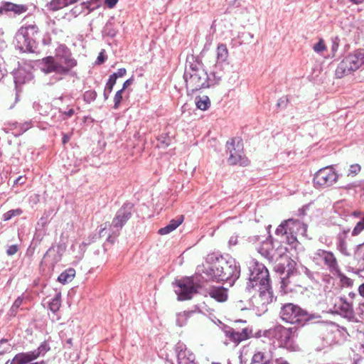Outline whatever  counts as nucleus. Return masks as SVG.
<instances>
[{
	"instance_id": "423d86ee",
	"label": "nucleus",
	"mask_w": 364,
	"mask_h": 364,
	"mask_svg": "<svg viewBox=\"0 0 364 364\" xmlns=\"http://www.w3.org/2000/svg\"><path fill=\"white\" fill-rule=\"evenodd\" d=\"M257 337L264 336L277 343L279 347L287 349L293 346L292 331L290 328H285L282 325H276L267 330L259 331L256 333Z\"/></svg>"
},
{
	"instance_id": "8fccbe9b",
	"label": "nucleus",
	"mask_w": 364,
	"mask_h": 364,
	"mask_svg": "<svg viewBox=\"0 0 364 364\" xmlns=\"http://www.w3.org/2000/svg\"><path fill=\"white\" fill-rule=\"evenodd\" d=\"M288 101H289V100H288L287 97L284 96V97H281L280 99H279L277 105L278 107L284 108L287 107Z\"/></svg>"
},
{
	"instance_id": "864d4df0",
	"label": "nucleus",
	"mask_w": 364,
	"mask_h": 364,
	"mask_svg": "<svg viewBox=\"0 0 364 364\" xmlns=\"http://www.w3.org/2000/svg\"><path fill=\"white\" fill-rule=\"evenodd\" d=\"M304 273L305 274L311 279L316 281L314 274H317V272H312L310 269L305 267L304 269Z\"/></svg>"
},
{
	"instance_id": "0eeeda50",
	"label": "nucleus",
	"mask_w": 364,
	"mask_h": 364,
	"mask_svg": "<svg viewBox=\"0 0 364 364\" xmlns=\"http://www.w3.org/2000/svg\"><path fill=\"white\" fill-rule=\"evenodd\" d=\"M281 318L291 324L304 326L307 321L316 318L314 314L308 313L299 306L291 303L285 304L280 311Z\"/></svg>"
},
{
	"instance_id": "a18cd8bd",
	"label": "nucleus",
	"mask_w": 364,
	"mask_h": 364,
	"mask_svg": "<svg viewBox=\"0 0 364 364\" xmlns=\"http://www.w3.org/2000/svg\"><path fill=\"white\" fill-rule=\"evenodd\" d=\"M123 92H124V90H122L121 89L115 93L114 97V109H117L119 108L120 103L122 102V93Z\"/></svg>"
},
{
	"instance_id": "de8ad7c7",
	"label": "nucleus",
	"mask_w": 364,
	"mask_h": 364,
	"mask_svg": "<svg viewBox=\"0 0 364 364\" xmlns=\"http://www.w3.org/2000/svg\"><path fill=\"white\" fill-rule=\"evenodd\" d=\"M341 282L342 284V286L344 287H351L353 284V279L350 278H348V277L345 275L341 276Z\"/></svg>"
},
{
	"instance_id": "5701e85b",
	"label": "nucleus",
	"mask_w": 364,
	"mask_h": 364,
	"mask_svg": "<svg viewBox=\"0 0 364 364\" xmlns=\"http://www.w3.org/2000/svg\"><path fill=\"white\" fill-rule=\"evenodd\" d=\"M183 221V216L179 215L176 218L171 220L166 226L159 229V233L161 235H167L176 230L182 223Z\"/></svg>"
},
{
	"instance_id": "4468645a",
	"label": "nucleus",
	"mask_w": 364,
	"mask_h": 364,
	"mask_svg": "<svg viewBox=\"0 0 364 364\" xmlns=\"http://www.w3.org/2000/svg\"><path fill=\"white\" fill-rule=\"evenodd\" d=\"M320 265L333 275L339 273L338 261L332 252L320 250Z\"/></svg>"
},
{
	"instance_id": "f257e3e1",
	"label": "nucleus",
	"mask_w": 364,
	"mask_h": 364,
	"mask_svg": "<svg viewBox=\"0 0 364 364\" xmlns=\"http://www.w3.org/2000/svg\"><path fill=\"white\" fill-rule=\"evenodd\" d=\"M249 277L245 291L249 293L259 292L262 304H270L273 301V291L270 285L269 271L262 263L252 259L248 264Z\"/></svg>"
},
{
	"instance_id": "4c0bfd02",
	"label": "nucleus",
	"mask_w": 364,
	"mask_h": 364,
	"mask_svg": "<svg viewBox=\"0 0 364 364\" xmlns=\"http://www.w3.org/2000/svg\"><path fill=\"white\" fill-rule=\"evenodd\" d=\"M23 211L20 208L10 210L4 214L3 219L4 220L7 221L11 220L13 217L21 215Z\"/></svg>"
},
{
	"instance_id": "2f4dec72",
	"label": "nucleus",
	"mask_w": 364,
	"mask_h": 364,
	"mask_svg": "<svg viewBox=\"0 0 364 364\" xmlns=\"http://www.w3.org/2000/svg\"><path fill=\"white\" fill-rule=\"evenodd\" d=\"M97 239V235L92 234L90 235L87 239H85L79 246L80 248V254L77 256L79 259H81L84 253L85 252L86 247L90 245L91 243L94 242Z\"/></svg>"
},
{
	"instance_id": "69168bd1",
	"label": "nucleus",
	"mask_w": 364,
	"mask_h": 364,
	"mask_svg": "<svg viewBox=\"0 0 364 364\" xmlns=\"http://www.w3.org/2000/svg\"><path fill=\"white\" fill-rule=\"evenodd\" d=\"M70 139V135L63 134V139H62L63 144H65L66 143H68Z\"/></svg>"
},
{
	"instance_id": "37998d69",
	"label": "nucleus",
	"mask_w": 364,
	"mask_h": 364,
	"mask_svg": "<svg viewBox=\"0 0 364 364\" xmlns=\"http://www.w3.org/2000/svg\"><path fill=\"white\" fill-rule=\"evenodd\" d=\"M22 302H23V299L21 297H20V296L18 297L15 300V301L14 302V304H13V305H12V306L11 307V309H10L11 315L15 316L16 314L18 308L22 304Z\"/></svg>"
},
{
	"instance_id": "13d9d810",
	"label": "nucleus",
	"mask_w": 364,
	"mask_h": 364,
	"mask_svg": "<svg viewBox=\"0 0 364 364\" xmlns=\"http://www.w3.org/2000/svg\"><path fill=\"white\" fill-rule=\"evenodd\" d=\"M262 255H264L265 257H272L271 252L269 250L265 249L264 247H261V249L259 251Z\"/></svg>"
},
{
	"instance_id": "a19ab883",
	"label": "nucleus",
	"mask_w": 364,
	"mask_h": 364,
	"mask_svg": "<svg viewBox=\"0 0 364 364\" xmlns=\"http://www.w3.org/2000/svg\"><path fill=\"white\" fill-rule=\"evenodd\" d=\"M14 125L16 126V128L17 127V126H20L19 130L15 133L16 136H19L22 134L31 127L30 122H26L24 123L14 122Z\"/></svg>"
},
{
	"instance_id": "bf43d9fd",
	"label": "nucleus",
	"mask_w": 364,
	"mask_h": 364,
	"mask_svg": "<svg viewBox=\"0 0 364 364\" xmlns=\"http://www.w3.org/2000/svg\"><path fill=\"white\" fill-rule=\"evenodd\" d=\"M326 50V47L325 44L323 43V41L322 39H320V55H323L324 58H326V55H324L323 52Z\"/></svg>"
},
{
	"instance_id": "b1692460",
	"label": "nucleus",
	"mask_w": 364,
	"mask_h": 364,
	"mask_svg": "<svg viewBox=\"0 0 364 364\" xmlns=\"http://www.w3.org/2000/svg\"><path fill=\"white\" fill-rule=\"evenodd\" d=\"M60 260V256L57 255L53 247L48 250L43 258V262L48 266H54Z\"/></svg>"
},
{
	"instance_id": "1a4fd4ad",
	"label": "nucleus",
	"mask_w": 364,
	"mask_h": 364,
	"mask_svg": "<svg viewBox=\"0 0 364 364\" xmlns=\"http://www.w3.org/2000/svg\"><path fill=\"white\" fill-rule=\"evenodd\" d=\"M227 150L230 154L228 161L230 165H240L245 166L248 160L243 153V144L240 139H231L227 141Z\"/></svg>"
},
{
	"instance_id": "603ef678",
	"label": "nucleus",
	"mask_w": 364,
	"mask_h": 364,
	"mask_svg": "<svg viewBox=\"0 0 364 364\" xmlns=\"http://www.w3.org/2000/svg\"><path fill=\"white\" fill-rule=\"evenodd\" d=\"M126 73H127V70L125 68H119V69H118L117 73L112 74L109 77L115 76L116 80H117L118 77H123L126 74Z\"/></svg>"
},
{
	"instance_id": "72a5a7b5",
	"label": "nucleus",
	"mask_w": 364,
	"mask_h": 364,
	"mask_svg": "<svg viewBox=\"0 0 364 364\" xmlns=\"http://www.w3.org/2000/svg\"><path fill=\"white\" fill-rule=\"evenodd\" d=\"M61 296L60 294H56L55 296L50 301L48 304L49 309L53 312H56L59 310L61 306Z\"/></svg>"
},
{
	"instance_id": "6e6d98bb",
	"label": "nucleus",
	"mask_w": 364,
	"mask_h": 364,
	"mask_svg": "<svg viewBox=\"0 0 364 364\" xmlns=\"http://www.w3.org/2000/svg\"><path fill=\"white\" fill-rule=\"evenodd\" d=\"M85 9H86V8L81 7V4H80L79 6H77L75 8H73L72 9V12L74 15L77 16L80 14H81L82 12H83Z\"/></svg>"
},
{
	"instance_id": "2eb2a0df",
	"label": "nucleus",
	"mask_w": 364,
	"mask_h": 364,
	"mask_svg": "<svg viewBox=\"0 0 364 364\" xmlns=\"http://www.w3.org/2000/svg\"><path fill=\"white\" fill-rule=\"evenodd\" d=\"M176 351L178 364H195V355L187 349L185 344L178 343Z\"/></svg>"
},
{
	"instance_id": "3c124183",
	"label": "nucleus",
	"mask_w": 364,
	"mask_h": 364,
	"mask_svg": "<svg viewBox=\"0 0 364 364\" xmlns=\"http://www.w3.org/2000/svg\"><path fill=\"white\" fill-rule=\"evenodd\" d=\"M18 250V245H10L7 250H6V254L9 256H12L14 255H15Z\"/></svg>"
},
{
	"instance_id": "f03ea898",
	"label": "nucleus",
	"mask_w": 364,
	"mask_h": 364,
	"mask_svg": "<svg viewBox=\"0 0 364 364\" xmlns=\"http://www.w3.org/2000/svg\"><path fill=\"white\" fill-rule=\"evenodd\" d=\"M208 259L213 261L208 267H203L202 272L205 275V279L222 282H229L232 285L240 275V266L231 257H213Z\"/></svg>"
},
{
	"instance_id": "5fc2aeb1",
	"label": "nucleus",
	"mask_w": 364,
	"mask_h": 364,
	"mask_svg": "<svg viewBox=\"0 0 364 364\" xmlns=\"http://www.w3.org/2000/svg\"><path fill=\"white\" fill-rule=\"evenodd\" d=\"M360 171V166L359 164H353L350 166V173L357 174Z\"/></svg>"
},
{
	"instance_id": "09e8293b",
	"label": "nucleus",
	"mask_w": 364,
	"mask_h": 364,
	"mask_svg": "<svg viewBox=\"0 0 364 364\" xmlns=\"http://www.w3.org/2000/svg\"><path fill=\"white\" fill-rule=\"evenodd\" d=\"M338 240H339V242L338 243V248L339 249V250L342 253L346 254V241L341 236L339 237Z\"/></svg>"
},
{
	"instance_id": "dca6fc26",
	"label": "nucleus",
	"mask_w": 364,
	"mask_h": 364,
	"mask_svg": "<svg viewBox=\"0 0 364 364\" xmlns=\"http://www.w3.org/2000/svg\"><path fill=\"white\" fill-rule=\"evenodd\" d=\"M338 176L331 167L320 168V186H331L336 182Z\"/></svg>"
},
{
	"instance_id": "774afa93",
	"label": "nucleus",
	"mask_w": 364,
	"mask_h": 364,
	"mask_svg": "<svg viewBox=\"0 0 364 364\" xmlns=\"http://www.w3.org/2000/svg\"><path fill=\"white\" fill-rule=\"evenodd\" d=\"M74 114V109H69L68 111L64 112V114H65L68 117H71Z\"/></svg>"
},
{
	"instance_id": "4be33fe9",
	"label": "nucleus",
	"mask_w": 364,
	"mask_h": 364,
	"mask_svg": "<svg viewBox=\"0 0 364 364\" xmlns=\"http://www.w3.org/2000/svg\"><path fill=\"white\" fill-rule=\"evenodd\" d=\"M273 355H265L262 350H257L252 355L250 364H272Z\"/></svg>"
},
{
	"instance_id": "393cba45",
	"label": "nucleus",
	"mask_w": 364,
	"mask_h": 364,
	"mask_svg": "<svg viewBox=\"0 0 364 364\" xmlns=\"http://www.w3.org/2000/svg\"><path fill=\"white\" fill-rule=\"evenodd\" d=\"M74 3L75 0H52L46 4V8L49 11H56Z\"/></svg>"
},
{
	"instance_id": "ea45409f",
	"label": "nucleus",
	"mask_w": 364,
	"mask_h": 364,
	"mask_svg": "<svg viewBox=\"0 0 364 364\" xmlns=\"http://www.w3.org/2000/svg\"><path fill=\"white\" fill-rule=\"evenodd\" d=\"M291 282L289 278L283 277L281 281V291L284 294H287L289 291H291L292 289L289 287Z\"/></svg>"
},
{
	"instance_id": "20e7f679",
	"label": "nucleus",
	"mask_w": 364,
	"mask_h": 364,
	"mask_svg": "<svg viewBox=\"0 0 364 364\" xmlns=\"http://www.w3.org/2000/svg\"><path fill=\"white\" fill-rule=\"evenodd\" d=\"M323 280L326 281L331 287H326L324 289L325 300L324 301L329 307V311L337 314L349 321L355 320V312L353 304L348 301L345 297H338L336 296V289L333 288V279L330 276H325Z\"/></svg>"
},
{
	"instance_id": "052dcab7",
	"label": "nucleus",
	"mask_w": 364,
	"mask_h": 364,
	"mask_svg": "<svg viewBox=\"0 0 364 364\" xmlns=\"http://www.w3.org/2000/svg\"><path fill=\"white\" fill-rule=\"evenodd\" d=\"M117 2L118 0H105V3L109 8H113Z\"/></svg>"
},
{
	"instance_id": "6e6552de",
	"label": "nucleus",
	"mask_w": 364,
	"mask_h": 364,
	"mask_svg": "<svg viewBox=\"0 0 364 364\" xmlns=\"http://www.w3.org/2000/svg\"><path fill=\"white\" fill-rule=\"evenodd\" d=\"M38 32L36 24H29L21 27L15 36L14 43L17 49L23 53L33 52L35 41L33 36Z\"/></svg>"
},
{
	"instance_id": "680f3d73",
	"label": "nucleus",
	"mask_w": 364,
	"mask_h": 364,
	"mask_svg": "<svg viewBox=\"0 0 364 364\" xmlns=\"http://www.w3.org/2000/svg\"><path fill=\"white\" fill-rule=\"evenodd\" d=\"M133 81H134V79H133L132 77H131V78H129V79L127 80L124 82L122 90L124 91V90H125V89H126L127 87H129V85H131L133 83Z\"/></svg>"
},
{
	"instance_id": "0e129e2a",
	"label": "nucleus",
	"mask_w": 364,
	"mask_h": 364,
	"mask_svg": "<svg viewBox=\"0 0 364 364\" xmlns=\"http://www.w3.org/2000/svg\"><path fill=\"white\" fill-rule=\"evenodd\" d=\"M105 58L102 53H101L97 58V63L99 64L102 63L105 61Z\"/></svg>"
},
{
	"instance_id": "c9c22d12",
	"label": "nucleus",
	"mask_w": 364,
	"mask_h": 364,
	"mask_svg": "<svg viewBox=\"0 0 364 364\" xmlns=\"http://www.w3.org/2000/svg\"><path fill=\"white\" fill-rule=\"evenodd\" d=\"M196 106L201 110H206L210 105V101L207 96L196 98Z\"/></svg>"
},
{
	"instance_id": "cd10ccee",
	"label": "nucleus",
	"mask_w": 364,
	"mask_h": 364,
	"mask_svg": "<svg viewBox=\"0 0 364 364\" xmlns=\"http://www.w3.org/2000/svg\"><path fill=\"white\" fill-rule=\"evenodd\" d=\"M10 364H40V363H33L25 353H19L14 357Z\"/></svg>"
},
{
	"instance_id": "338daca9",
	"label": "nucleus",
	"mask_w": 364,
	"mask_h": 364,
	"mask_svg": "<svg viewBox=\"0 0 364 364\" xmlns=\"http://www.w3.org/2000/svg\"><path fill=\"white\" fill-rule=\"evenodd\" d=\"M237 242V239L236 237H231L229 240V244L230 245H235Z\"/></svg>"
},
{
	"instance_id": "9d476101",
	"label": "nucleus",
	"mask_w": 364,
	"mask_h": 364,
	"mask_svg": "<svg viewBox=\"0 0 364 364\" xmlns=\"http://www.w3.org/2000/svg\"><path fill=\"white\" fill-rule=\"evenodd\" d=\"M320 333L322 347L326 348L338 342L341 331L338 326L334 322L320 321Z\"/></svg>"
},
{
	"instance_id": "a878e982",
	"label": "nucleus",
	"mask_w": 364,
	"mask_h": 364,
	"mask_svg": "<svg viewBox=\"0 0 364 364\" xmlns=\"http://www.w3.org/2000/svg\"><path fill=\"white\" fill-rule=\"evenodd\" d=\"M350 65L348 64L346 58L338 64L336 70V75L338 78H341L345 75H347L353 71V69H350Z\"/></svg>"
},
{
	"instance_id": "e2e57ef3",
	"label": "nucleus",
	"mask_w": 364,
	"mask_h": 364,
	"mask_svg": "<svg viewBox=\"0 0 364 364\" xmlns=\"http://www.w3.org/2000/svg\"><path fill=\"white\" fill-rule=\"evenodd\" d=\"M358 294L360 296L364 298V283L361 284L358 289Z\"/></svg>"
},
{
	"instance_id": "79ce46f5",
	"label": "nucleus",
	"mask_w": 364,
	"mask_h": 364,
	"mask_svg": "<svg viewBox=\"0 0 364 364\" xmlns=\"http://www.w3.org/2000/svg\"><path fill=\"white\" fill-rule=\"evenodd\" d=\"M364 230V217L358 221L352 231V235H358Z\"/></svg>"
},
{
	"instance_id": "6ab92c4d",
	"label": "nucleus",
	"mask_w": 364,
	"mask_h": 364,
	"mask_svg": "<svg viewBox=\"0 0 364 364\" xmlns=\"http://www.w3.org/2000/svg\"><path fill=\"white\" fill-rule=\"evenodd\" d=\"M4 9L5 13H13L14 15H21L26 13L28 7L25 4H17L10 1H4Z\"/></svg>"
},
{
	"instance_id": "a211bd4d",
	"label": "nucleus",
	"mask_w": 364,
	"mask_h": 364,
	"mask_svg": "<svg viewBox=\"0 0 364 364\" xmlns=\"http://www.w3.org/2000/svg\"><path fill=\"white\" fill-rule=\"evenodd\" d=\"M289 225V234L304 235L306 231V225L299 220L289 219L287 220Z\"/></svg>"
},
{
	"instance_id": "ddd939ff",
	"label": "nucleus",
	"mask_w": 364,
	"mask_h": 364,
	"mask_svg": "<svg viewBox=\"0 0 364 364\" xmlns=\"http://www.w3.org/2000/svg\"><path fill=\"white\" fill-rule=\"evenodd\" d=\"M175 292L180 301L188 300L192 298L196 292V288L193 282L190 278L183 279L178 281L175 287Z\"/></svg>"
},
{
	"instance_id": "c756f323",
	"label": "nucleus",
	"mask_w": 364,
	"mask_h": 364,
	"mask_svg": "<svg viewBox=\"0 0 364 364\" xmlns=\"http://www.w3.org/2000/svg\"><path fill=\"white\" fill-rule=\"evenodd\" d=\"M195 311H184L176 314V325L182 327L187 323L188 318H190Z\"/></svg>"
},
{
	"instance_id": "c85d7f7f",
	"label": "nucleus",
	"mask_w": 364,
	"mask_h": 364,
	"mask_svg": "<svg viewBox=\"0 0 364 364\" xmlns=\"http://www.w3.org/2000/svg\"><path fill=\"white\" fill-rule=\"evenodd\" d=\"M75 275V270L73 268H69L63 272L58 278L59 282L66 284L71 282Z\"/></svg>"
},
{
	"instance_id": "7ed1b4c3",
	"label": "nucleus",
	"mask_w": 364,
	"mask_h": 364,
	"mask_svg": "<svg viewBox=\"0 0 364 364\" xmlns=\"http://www.w3.org/2000/svg\"><path fill=\"white\" fill-rule=\"evenodd\" d=\"M76 65L77 60L72 57L70 50L65 45H60L55 50V57L43 58L40 68L46 74L55 73L65 75Z\"/></svg>"
},
{
	"instance_id": "bb28decb",
	"label": "nucleus",
	"mask_w": 364,
	"mask_h": 364,
	"mask_svg": "<svg viewBox=\"0 0 364 364\" xmlns=\"http://www.w3.org/2000/svg\"><path fill=\"white\" fill-rule=\"evenodd\" d=\"M251 331L247 328H243L241 331L234 330L230 331V337L234 342L240 343L250 337Z\"/></svg>"
},
{
	"instance_id": "e433bc0d",
	"label": "nucleus",
	"mask_w": 364,
	"mask_h": 364,
	"mask_svg": "<svg viewBox=\"0 0 364 364\" xmlns=\"http://www.w3.org/2000/svg\"><path fill=\"white\" fill-rule=\"evenodd\" d=\"M158 144L157 146L159 148H166L168 147L171 142V139L169 136H168L166 134L160 135L158 138Z\"/></svg>"
},
{
	"instance_id": "412c9836",
	"label": "nucleus",
	"mask_w": 364,
	"mask_h": 364,
	"mask_svg": "<svg viewBox=\"0 0 364 364\" xmlns=\"http://www.w3.org/2000/svg\"><path fill=\"white\" fill-rule=\"evenodd\" d=\"M50 350V347L47 341L41 343L38 348L25 353L33 361L39 357H43Z\"/></svg>"
},
{
	"instance_id": "f3484780",
	"label": "nucleus",
	"mask_w": 364,
	"mask_h": 364,
	"mask_svg": "<svg viewBox=\"0 0 364 364\" xmlns=\"http://www.w3.org/2000/svg\"><path fill=\"white\" fill-rule=\"evenodd\" d=\"M346 59L350 65V69H353L355 71L364 64V52L357 50L346 56Z\"/></svg>"
},
{
	"instance_id": "58836bf2",
	"label": "nucleus",
	"mask_w": 364,
	"mask_h": 364,
	"mask_svg": "<svg viewBox=\"0 0 364 364\" xmlns=\"http://www.w3.org/2000/svg\"><path fill=\"white\" fill-rule=\"evenodd\" d=\"M277 235H287L289 234V225H287V220L284 221L275 230Z\"/></svg>"
},
{
	"instance_id": "f8f14e48",
	"label": "nucleus",
	"mask_w": 364,
	"mask_h": 364,
	"mask_svg": "<svg viewBox=\"0 0 364 364\" xmlns=\"http://www.w3.org/2000/svg\"><path fill=\"white\" fill-rule=\"evenodd\" d=\"M216 60L210 75L215 78V82H219L223 75V71L221 70V63L225 62L228 57V50L225 44L220 43L216 48Z\"/></svg>"
},
{
	"instance_id": "c03bdc74",
	"label": "nucleus",
	"mask_w": 364,
	"mask_h": 364,
	"mask_svg": "<svg viewBox=\"0 0 364 364\" xmlns=\"http://www.w3.org/2000/svg\"><path fill=\"white\" fill-rule=\"evenodd\" d=\"M97 97V92L95 90H88L84 93V100L85 102L90 103Z\"/></svg>"
},
{
	"instance_id": "9b49d317",
	"label": "nucleus",
	"mask_w": 364,
	"mask_h": 364,
	"mask_svg": "<svg viewBox=\"0 0 364 364\" xmlns=\"http://www.w3.org/2000/svg\"><path fill=\"white\" fill-rule=\"evenodd\" d=\"M133 204L130 202L124 203L117 210L113 218L111 227L115 228L118 232L126 224L132 214Z\"/></svg>"
},
{
	"instance_id": "39448f33",
	"label": "nucleus",
	"mask_w": 364,
	"mask_h": 364,
	"mask_svg": "<svg viewBox=\"0 0 364 364\" xmlns=\"http://www.w3.org/2000/svg\"><path fill=\"white\" fill-rule=\"evenodd\" d=\"M183 78L188 92H194L200 89L207 88L218 83L208 75L198 62L189 63L186 65Z\"/></svg>"
},
{
	"instance_id": "aec40b11",
	"label": "nucleus",
	"mask_w": 364,
	"mask_h": 364,
	"mask_svg": "<svg viewBox=\"0 0 364 364\" xmlns=\"http://www.w3.org/2000/svg\"><path fill=\"white\" fill-rule=\"evenodd\" d=\"M208 293L211 298L219 302H223L228 299L227 289L222 287H211L208 289Z\"/></svg>"
},
{
	"instance_id": "473e14b6",
	"label": "nucleus",
	"mask_w": 364,
	"mask_h": 364,
	"mask_svg": "<svg viewBox=\"0 0 364 364\" xmlns=\"http://www.w3.org/2000/svg\"><path fill=\"white\" fill-rule=\"evenodd\" d=\"M101 1L102 0H90L86 2H82L81 7L86 8V9L88 10L87 14H90L100 6Z\"/></svg>"
},
{
	"instance_id": "f704fd0d",
	"label": "nucleus",
	"mask_w": 364,
	"mask_h": 364,
	"mask_svg": "<svg viewBox=\"0 0 364 364\" xmlns=\"http://www.w3.org/2000/svg\"><path fill=\"white\" fill-rule=\"evenodd\" d=\"M115 84H116V77L115 76L109 77L106 83V85H105V87L104 90V93H103L104 98L105 100L109 98V96L110 93L112 92L113 87L114 86Z\"/></svg>"
},
{
	"instance_id": "49530a36",
	"label": "nucleus",
	"mask_w": 364,
	"mask_h": 364,
	"mask_svg": "<svg viewBox=\"0 0 364 364\" xmlns=\"http://www.w3.org/2000/svg\"><path fill=\"white\" fill-rule=\"evenodd\" d=\"M296 235L295 234H288L286 235V240L289 245L295 247L297 243Z\"/></svg>"
},
{
	"instance_id": "7c9ffc66",
	"label": "nucleus",
	"mask_w": 364,
	"mask_h": 364,
	"mask_svg": "<svg viewBox=\"0 0 364 364\" xmlns=\"http://www.w3.org/2000/svg\"><path fill=\"white\" fill-rule=\"evenodd\" d=\"M29 80H31L30 74L26 75L25 70L23 69H18L14 73V82L16 84H23Z\"/></svg>"
},
{
	"instance_id": "4d7b16f0",
	"label": "nucleus",
	"mask_w": 364,
	"mask_h": 364,
	"mask_svg": "<svg viewBox=\"0 0 364 364\" xmlns=\"http://www.w3.org/2000/svg\"><path fill=\"white\" fill-rule=\"evenodd\" d=\"M272 361L274 362L275 364H290L284 358L279 357L273 358Z\"/></svg>"
}]
</instances>
